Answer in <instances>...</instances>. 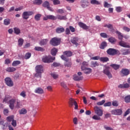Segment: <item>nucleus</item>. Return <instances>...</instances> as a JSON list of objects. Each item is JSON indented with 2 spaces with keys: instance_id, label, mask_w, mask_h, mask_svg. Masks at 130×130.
<instances>
[{
  "instance_id": "obj_1",
  "label": "nucleus",
  "mask_w": 130,
  "mask_h": 130,
  "mask_svg": "<svg viewBox=\"0 0 130 130\" xmlns=\"http://www.w3.org/2000/svg\"><path fill=\"white\" fill-rule=\"evenodd\" d=\"M4 102L8 103L9 104V107L12 110L15 108V103H16V99H12L11 95H6L5 98L4 100Z\"/></svg>"
},
{
  "instance_id": "obj_13",
  "label": "nucleus",
  "mask_w": 130,
  "mask_h": 130,
  "mask_svg": "<svg viewBox=\"0 0 130 130\" xmlns=\"http://www.w3.org/2000/svg\"><path fill=\"white\" fill-rule=\"evenodd\" d=\"M36 73H43V66L38 65L36 67Z\"/></svg>"
},
{
  "instance_id": "obj_55",
  "label": "nucleus",
  "mask_w": 130,
  "mask_h": 130,
  "mask_svg": "<svg viewBox=\"0 0 130 130\" xmlns=\"http://www.w3.org/2000/svg\"><path fill=\"white\" fill-rule=\"evenodd\" d=\"M112 105H113V106L117 107V106H118V102L117 101H113L112 102Z\"/></svg>"
},
{
  "instance_id": "obj_22",
  "label": "nucleus",
  "mask_w": 130,
  "mask_h": 130,
  "mask_svg": "<svg viewBox=\"0 0 130 130\" xmlns=\"http://www.w3.org/2000/svg\"><path fill=\"white\" fill-rule=\"evenodd\" d=\"M15 71H16V68L14 67H9L6 69V71L9 73H12V72H15Z\"/></svg>"
},
{
  "instance_id": "obj_40",
  "label": "nucleus",
  "mask_w": 130,
  "mask_h": 130,
  "mask_svg": "<svg viewBox=\"0 0 130 130\" xmlns=\"http://www.w3.org/2000/svg\"><path fill=\"white\" fill-rule=\"evenodd\" d=\"M106 46H107V43L105 42H104L101 44L100 48L101 49H104V48H105Z\"/></svg>"
},
{
  "instance_id": "obj_17",
  "label": "nucleus",
  "mask_w": 130,
  "mask_h": 130,
  "mask_svg": "<svg viewBox=\"0 0 130 130\" xmlns=\"http://www.w3.org/2000/svg\"><path fill=\"white\" fill-rule=\"evenodd\" d=\"M35 93H37V94H43L44 91L42 88L38 87L35 89Z\"/></svg>"
},
{
  "instance_id": "obj_31",
  "label": "nucleus",
  "mask_w": 130,
  "mask_h": 130,
  "mask_svg": "<svg viewBox=\"0 0 130 130\" xmlns=\"http://www.w3.org/2000/svg\"><path fill=\"white\" fill-rule=\"evenodd\" d=\"M57 53V50L56 48H54L51 51V53L52 55H56V53Z\"/></svg>"
},
{
  "instance_id": "obj_36",
  "label": "nucleus",
  "mask_w": 130,
  "mask_h": 130,
  "mask_svg": "<svg viewBox=\"0 0 130 130\" xmlns=\"http://www.w3.org/2000/svg\"><path fill=\"white\" fill-rule=\"evenodd\" d=\"M100 60L101 61H102L103 62H106V61H108L109 60V59L108 57H101L100 58Z\"/></svg>"
},
{
  "instance_id": "obj_21",
  "label": "nucleus",
  "mask_w": 130,
  "mask_h": 130,
  "mask_svg": "<svg viewBox=\"0 0 130 130\" xmlns=\"http://www.w3.org/2000/svg\"><path fill=\"white\" fill-rule=\"evenodd\" d=\"M56 19H58V20H67L66 16L58 15L56 16Z\"/></svg>"
},
{
  "instance_id": "obj_16",
  "label": "nucleus",
  "mask_w": 130,
  "mask_h": 130,
  "mask_svg": "<svg viewBox=\"0 0 130 130\" xmlns=\"http://www.w3.org/2000/svg\"><path fill=\"white\" fill-rule=\"evenodd\" d=\"M119 44L120 46L122 47H126V48H129V45H127V43L123 41H120L119 43Z\"/></svg>"
},
{
  "instance_id": "obj_46",
  "label": "nucleus",
  "mask_w": 130,
  "mask_h": 130,
  "mask_svg": "<svg viewBox=\"0 0 130 130\" xmlns=\"http://www.w3.org/2000/svg\"><path fill=\"white\" fill-rule=\"evenodd\" d=\"M109 41L111 43H114L116 42V40L114 38H110L109 39Z\"/></svg>"
},
{
  "instance_id": "obj_9",
  "label": "nucleus",
  "mask_w": 130,
  "mask_h": 130,
  "mask_svg": "<svg viewBox=\"0 0 130 130\" xmlns=\"http://www.w3.org/2000/svg\"><path fill=\"white\" fill-rule=\"evenodd\" d=\"M34 13L32 11H25L22 14V18L24 20H27L29 19V16H32Z\"/></svg>"
},
{
  "instance_id": "obj_63",
  "label": "nucleus",
  "mask_w": 130,
  "mask_h": 130,
  "mask_svg": "<svg viewBox=\"0 0 130 130\" xmlns=\"http://www.w3.org/2000/svg\"><path fill=\"white\" fill-rule=\"evenodd\" d=\"M88 63L86 61H83L82 63V66L81 67H84L85 68H86V67H88Z\"/></svg>"
},
{
  "instance_id": "obj_54",
  "label": "nucleus",
  "mask_w": 130,
  "mask_h": 130,
  "mask_svg": "<svg viewBox=\"0 0 130 130\" xmlns=\"http://www.w3.org/2000/svg\"><path fill=\"white\" fill-rule=\"evenodd\" d=\"M23 9H24V6H20L19 7H18V8H16L15 9V11L16 12H18L19 11H21V10H23Z\"/></svg>"
},
{
  "instance_id": "obj_48",
  "label": "nucleus",
  "mask_w": 130,
  "mask_h": 130,
  "mask_svg": "<svg viewBox=\"0 0 130 130\" xmlns=\"http://www.w3.org/2000/svg\"><path fill=\"white\" fill-rule=\"evenodd\" d=\"M7 120L11 122V121H12V120H14V116L12 115V116L8 117L7 118Z\"/></svg>"
},
{
  "instance_id": "obj_47",
  "label": "nucleus",
  "mask_w": 130,
  "mask_h": 130,
  "mask_svg": "<svg viewBox=\"0 0 130 130\" xmlns=\"http://www.w3.org/2000/svg\"><path fill=\"white\" fill-rule=\"evenodd\" d=\"M49 20H56V17L53 15H48Z\"/></svg>"
},
{
  "instance_id": "obj_53",
  "label": "nucleus",
  "mask_w": 130,
  "mask_h": 130,
  "mask_svg": "<svg viewBox=\"0 0 130 130\" xmlns=\"http://www.w3.org/2000/svg\"><path fill=\"white\" fill-rule=\"evenodd\" d=\"M111 105H112V104H111V102H108L104 104V106L105 107H110V106H111Z\"/></svg>"
},
{
  "instance_id": "obj_33",
  "label": "nucleus",
  "mask_w": 130,
  "mask_h": 130,
  "mask_svg": "<svg viewBox=\"0 0 130 130\" xmlns=\"http://www.w3.org/2000/svg\"><path fill=\"white\" fill-rule=\"evenodd\" d=\"M21 106H22V104H21V102L20 101H17L16 102V105L15 106V108L18 109V108H20Z\"/></svg>"
},
{
  "instance_id": "obj_19",
  "label": "nucleus",
  "mask_w": 130,
  "mask_h": 130,
  "mask_svg": "<svg viewBox=\"0 0 130 130\" xmlns=\"http://www.w3.org/2000/svg\"><path fill=\"white\" fill-rule=\"evenodd\" d=\"M121 74L123 76H127L129 74V71L127 69H122Z\"/></svg>"
},
{
  "instance_id": "obj_42",
  "label": "nucleus",
  "mask_w": 130,
  "mask_h": 130,
  "mask_svg": "<svg viewBox=\"0 0 130 130\" xmlns=\"http://www.w3.org/2000/svg\"><path fill=\"white\" fill-rule=\"evenodd\" d=\"M99 66V63L97 62H91V67L92 68H96V67H98Z\"/></svg>"
},
{
  "instance_id": "obj_7",
  "label": "nucleus",
  "mask_w": 130,
  "mask_h": 130,
  "mask_svg": "<svg viewBox=\"0 0 130 130\" xmlns=\"http://www.w3.org/2000/svg\"><path fill=\"white\" fill-rule=\"evenodd\" d=\"M94 111L95 114L99 115V116H102L103 115V110L98 106L94 107Z\"/></svg>"
},
{
  "instance_id": "obj_50",
  "label": "nucleus",
  "mask_w": 130,
  "mask_h": 130,
  "mask_svg": "<svg viewBox=\"0 0 130 130\" xmlns=\"http://www.w3.org/2000/svg\"><path fill=\"white\" fill-rule=\"evenodd\" d=\"M105 103V100H103L102 101L100 102H98L96 104L97 105H99V106H101L102 105H103Z\"/></svg>"
},
{
  "instance_id": "obj_18",
  "label": "nucleus",
  "mask_w": 130,
  "mask_h": 130,
  "mask_svg": "<svg viewBox=\"0 0 130 130\" xmlns=\"http://www.w3.org/2000/svg\"><path fill=\"white\" fill-rule=\"evenodd\" d=\"M73 79L74 81H81L83 80V76H79V75L75 74L73 76Z\"/></svg>"
},
{
  "instance_id": "obj_56",
  "label": "nucleus",
  "mask_w": 130,
  "mask_h": 130,
  "mask_svg": "<svg viewBox=\"0 0 130 130\" xmlns=\"http://www.w3.org/2000/svg\"><path fill=\"white\" fill-rule=\"evenodd\" d=\"M11 124L13 126H14V127H16V126H17V121H16V120L13 119L12 120Z\"/></svg>"
},
{
  "instance_id": "obj_39",
  "label": "nucleus",
  "mask_w": 130,
  "mask_h": 130,
  "mask_svg": "<svg viewBox=\"0 0 130 130\" xmlns=\"http://www.w3.org/2000/svg\"><path fill=\"white\" fill-rule=\"evenodd\" d=\"M41 74H42V73L36 72V73L35 75V76L36 77V78H39V80H40V79H41V76H42Z\"/></svg>"
},
{
  "instance_id": "obj_2",
  "label": "nucleus",
  "mask_w": 130,
  "mask_h": 130,
  "mask_svg": "<svg viewBox=\"0 0 130 130\" xmlns=\"http://www.w3.org/2000/svg\"><path fill=\"white\" fill-rule=\"evenodd\" d=\"M63 53V55H62L61 56V58L63 59V60H64L65 61H69V58L68 57L70 56H72L73 55V52H72L70 51H66ZM64 55H66L68 57H66Z\"/></svg>"
},
{
  "instance_id": "obj_23",
  "label": "nucleus",
  "mask_w": 130,
  "mask_h": 130,
  "mask_svg": "<svg viewBox=\"0 0 130 130\" xmlns=\"http://www.w3.org/2000/svg\"><path fill=\"white\" fill-rule=\"evenodd\" d=\"M78 40H79V39L77 37L74 38L73 39L71 40V42L73 44H75V45H78Z\"/></svg>"
},
{
  "instance_id": "obj_60",
  "label": "nucleus",
  "mask_w": 130,
  "mask_h": 130,
  "mask_svg": "<svg viewBox=\"0 0 130 130\" xmlns=\"http://www.w3.org/2000/svg\"><path fill=\"white\" fill-rule=\"evenodd\" d=\"M116 11L118 13H120V12L122 11V9L121 8V7H116Z\"/></svg>"
},
{
  "instance_id": "obj_35",
  "label": "nucleus",
  "mask_w": 130,
  "mask_h": 130,
  "mask_svg": "<svg viewBox=\"0 0 130 130\" xmlns=\"http://www.w3.org/2000/svg\"><path fill=\"white\" fill-rule=\"evenodd\" d=\"M90 4H91V5H100V2H99V1H97V0H91L90 1Z\"/></svg>"
},
{
  "instance_id": "obj_49",
  "label": "nucleus",
  "mask_w": 130,
  "mask_h": 130,
  "mask_svg": "<svg viewBox=\"0 0 130 130\" xmlns=\"http://www.w3.org/2000/svg\"><path fill=\"white\" fill-rule=\"evenodd\" d=\"M125 102L126 103H129L130 102V95H127L124 98Z\"/></svg>"
},
{
  "instance_id": "obj_5",
  "label": "nucleus",
  "mask_w": 130,
  "mask_h": 130,
  "mask_svg": "<svg viewBox=\"0 0 130 130\" xmlns=\"http://www.w3.org/2000/svg\"><path fill=\"white\" fill-rule=\"evenodd\" d=\"M69 105L70 106V107H73L74 105L75 106L74 109L77 110L78 108H79V106H78V103H77L76 101H75V99L70 98L69 99Z\"/></svg>"
},
{
  "instance_id": "obj_14",
  "label": "nucleus",
  "mask_w": 130,
  "mask_h": 130,
  "mask_svg": "<svg viewBox=\"0 0 130 130\" xmlns=\"http://www.w3.org/2000/svg\"><path fill=\"white\" fill-rule=\"evenodd\" d=\"M43 7H44V8H47V9H48V10H49V11H50L51 12H52L53 10H52V9H51V8H50V7H49V2L46 1L43 4Z\"/></svg>"
},
{
  "instance_id": "obj_38",
  "label": "nucleus",
  "mask_w": 130,
  "mask_h": 130,
  "mask_svg": "<svg viewBox=\"0 0 130 130\" xmlns=\"http://www.w3.org/2000/svg\"><path fill=\"white\" fill-rule=\"evenodd\" d=\"M35 50L37 51H44V49L41 47H35Z\"/></svg>"
},
{
  "instance_id": "obj_41",
  "label": "nucleus",
  "mask_w": 130,
  "mask_h": 130,
  "mask_svg": "<svg viewBox=\"0 0 130 130\" xmlns=\"http://www.w3.org/2000/svg\"><path fill=\"white\" fill-rule=\"evenodd\" d=\"M14 30L15 34H17V35L18 34H20V33H21V30H20L18 27H15L14 28Z\"/></svg>"
},
{
  "instance_id": "obj_37",
  "label": "nucleus",
  "mask_w": 130,
  "mask_h": 130,
  "mask_svg": "<svg viewBox=\"0 0 130 130\" xmlns=\"http://www.w3.org/2000/svg\"><path fill=\"white\" fill-rule=\"evenodd\" d=\"M34 5H38L39 6L42 4V0H35L34 1Z\"/></svg>"
},
{
  "instance_id": "obj_24",
  "label": "nucleus",
  "mask_w": 130,
  "mask_h": 130,
  "mask_svg": "<svg viewBox=\"0 0 130 130\" xmlns=\"http://www.w3.org/2000/svg\"><path fill=\"white\" fill-rule=\"evenodd\" d=\"M56 31L57 33H62V32H64V28L63 27H58L56 28Z\"/></svg>"
},
{
  "instance_id": "obj_57",
  "label": "nucleus",
  "mask_w": 130,
  "mask_h": 130,
  "mask_svg": "<svg viewBox=\"0 0 130 130\" xmlns=\"http://www.w3.org/2000/svg\"><path fill=\"white\" fill-rule=\"evenodd\" d=\"M110 7H112V5L110 4H108L107 2H105L104 7L105 8H110Z\"/></svg>"
},
{
  "instance_id": "obj_10",
  "label": "nucleus",
  "mask_w": 130,
  "mask_h": 130,
  "mask_svg": "<svg viewBox=\"0 0 130 130\" xmlns=\"http://www.w3.org/2000/svg\"><path fill=\"white\" fill-rule=\"evenodd\" d=\"M111 112L113 115H121L122 114V109H117L112 110Z\"/></svg>"
},
{
  "instance_id": "obj_27",
  "label": "nucleus",
  "mask_w": 130,
  "mask_h": 130,
  "mask_svg": "<svg viewBox=\"0 0 130 130\" xmlns=\"http://www.w3.org/2000/svg\"><path fill=\"white\" fill-rule=\"evenodd\" d=\"M21 63V61L19 60H15L12 63V67H17V66H19Z\"/></svg>"
},
{
  "instance_id": "obj_26",
  "label": "nucleus",
  "mask_w": 130,
  "mask_h": 130,
  "mask_svg": "<svg viewBox=\"0 0 130 130\" xmlns=\"http://www.w3.org/2000/svg\"><path fill=\"white\" fill-rule=\"evenodd\" d=\"M116 33L118 35V39H119L120 40H122V38H123V36L122 35V34L118 31H116Z\"/></svg>"
},
{
  "instance_id": "obj_32",
  "label": "nucleus",
  "mask_w": 130,
  "mask_h": 130,
  "mask_svg": "<svg viewBox=\"0 0 130 130\" xmlns=\"http://www.w3.org/2000/svg\"><path fill=\"white\" fill-rule=\"evenodd\" d=\"M92 119H94V120H100L101 119V118L100 117V116L98 115H94L92 117Z\"/></svg>"
},
{
  "instance_id": "obj_3",
  "label": "nucleus",
  "mask_w": 130,
  "mask_h": 130,
  "mask_svg": "<svg viewBox=\"0 0 130 130\" xmlns=\"http://www.w3.org/2000/svg\"><path fill=\"white\" fill-rule=\"evenodd\" d=\"M50 44L53 46H57L60 44V39L57 38H53L50 41Z\"/></svg>"
},
{
  "instance_id": "obj_29",
  "label": "nucleus",
  "mask_w": 130,
  "mask_h": 130,
  "mask_svg": "<svg viewBox=\"0 0 130 130\" xmlns=\"http://www.w3.org/2000/svg\"><path fill=\"white\" fill-rule=\"evenodd\" d=\"M11 23V20L10 19H6L4 21V25H6V26H8V25H10Z\"/></svg>"
},
{
  "instance_id": "obj_4",
  "label": "nucleus",
  "mask_w": 130,
  "mask_h": 130,
  "mask_svg": "<svg viewBox=\"0 0 130 130\" xmlns=\"http://www.w3.org/2000/svg\"><path fill=\"white\" fill-rule=\"evenodd\" d=\"M110 69V67H109V66H104L103 73L105 74V75H106V76L108 77L109 79H111V78H112V75H111L110 71H109Z\"/></svg>"
},
{
  "instance_id": "obj_8",
  "label": "nucleus",
  "mask_w": 130,
  "mask_h": 130,
  "mask_svg": "<svg viewBox=\"0 0 130 130\" xmlns=\"http://www.w3.org/2000/svg\"><path fill=\"white\" fill-rule=\"evenodd\" d=\"M107 52L109 55H115V54H118V53H119V51L116 49L110 48L107 51Z\"/></svg>"
},
{
  "instance_id": "obj_34",
  "label": "nucleus",
  "mask_w": 130,
  "mask_h": 130,
  "mask_svg": "<svg viewBox=\"0 0 130 130\" xmlns=\"http://www.w3.org/2000/svg\"><path fill=\"white\" fill-rule=\"evenodd\" d=\"M27 113V110L25 108H22L19 110V114H26Z\"/></svg>"
},
{
  "instance_id": "obj_20",
  "label": "nucleus",
  "mask_w": 130,
  "mask_h": 130,
  "mask_svg": "<svg viewBox=\"0 0 130 130\" xmlns=\"http://www.w3.org/2000/svg\"><path fill=\"white\" fill-rule=\"evenodd\" d=\"M121 51L123 55H126V54H128V53H129V50L127 49H122Z\"/></svg>"
},
{
  "instance_id": "obj_44",
  "label": "nucleus",
  "mask_w": 130,
  "mask_h": 130,
  "mask_svg": "<svg viewBox=\"0 0 130 130\" xmlns=\"http://www.w3.org/2000/svg\"><path fill=\"white\" fill-rule=\"evenodd\" d=\"M23 43H24V40H23L22 39H19L18 40L19 46H22V45H23Z\"/></svg>"
},
{
  "instance_id": "obj_25",
  "label": "nucleus",
  "mask_w": 130,
  "mask_h": 130,
  "mask_svg": "<svg viewBox=\"0 0 130 130\" xmlns=\"http://www.w3.org/2000/svg\"><path fill=\"white\" fill-rule=\"evenodd\" d=\"M110 67L114 69L115 70H118L120 68V66L116 64H112L110 65Z\"/></svg>"
},
{
  "instance_id": "obj_12",
  "label": "nucleus",
  "mask_w": 130,
  "mask_h": 130,
  "mask_svg": "<svg viewBox=\"0 0 130 130\" xmlns=\"http://www.w3.org/2000/svg\"><path fill=\"white\" fill-rule=\"evenodd\" d=\"M81 70L84 71V74H86V75H89L92 73V69L89 68L81 66Z\"/></svg>"
},
{
  "instance_id": "obj_59",
  "label": "nucleus",
  "mask_w": 130,
  "mask_h": 130,
  "mask_svg": "<svg viewBox=\"0 0 130 130\" xmlns=\"http://www.w3.org/2000/svg\"><path fill=\"white\" fill-rule=\"evenodd\" d=\"M73 123L74 124L77 125L78 123V118L74 117L73 118Z\"/></svg>"
},
{
  "instance_id": "obj_52",
  "label": "nucleus",
  "mask_w": 130,
  "mask_h": 130,
  "mask_svg": "<svg viewBox=\"0 0 130 130\" xmlns=\"http://www.w3.org/2000/svg\"><path fill=\"white\" fill-rule=\"evenodd\" d=\"M40 18H41V14H37L35 16V20H36V21H39V20H40Z\"/></svg>"
},
{
  "instance_id": "obj_45",
  "label": "nucleus",
  "mask_w": 130,
  "mask_h": 130,
  "mask_svg": "<svg viewBox=\"0 0 130 130\" xmlns=\"http://www.w3.org/2000/svg\"><path fill=\"white\" fill-rule=\"evenodd\" d=\"M30 57H31V53H27L25 54V55L24 56V58L25 59H29V58H30Z\"/></svg>"
},
{
  "instance_id": "obj_30",
  "label": "nucleus",
  "mask_w": 130,
  "mask_h": 130,
  "mask_svg": "<svg viewBox=\"0 0 130 130\" xmlns=\"http://www.w3.org/2000/svg\"><path fill=\"white\" fill-rule=\"evenodd\" d=\"M51 76L54 79H57V78H58V74L55 72L51 73Z\"/></svg>"
},
{
  "instance_id": "obj_11",
  "label": "nucleus",
  "mask_w": 130,
  "mask_h": 130,
  "mask_svg": "<svg viewBox=\"0 0 130 130\" xmlns=\"http://www.w3.org/2000/svg\"><path fill=\"white\" fill-rule=\"evenodd\" d=\"M5 83L9 87H13L14 86V83L11 78L7 77L5 79Z\"/></svg>"
},
{
  "instance_id": "obj_51",
  "label": "nucleus",
  "mask_w": 130,
  "mask_h": 130,
  "mask_svg": "<svg viewBox=\"0 0 130 130\" xmlns=\"http://www.w3.org/2000/svg\"><path fill=\"white\" fill-rule=\"evenodd\" d=\"M20 96H21V97H23V98H26V91H22L20 93Z\"/></svg>"
},
{
  "instance_id": "obj_6",
  "label": "nucleus",
  "mask_w": 130,
  "mask_h": 130,
  "mask_svg": "<svg viewBox=\"0 0 130 130\" xmlns=\"http://www.w3.org/2000/svg\"><path fill=\"white\" fill-rule=\"evenodd\" d=\"M55 59V57H52L51 56H44L42 58V61L43 62H47V63H49V62H52L53 60Z\"/></svg>"
},
{
  "instance_id": "obj_58",
  "label": "nucleus",
  "mask_w": 130,
  "mask_h": 130,
  "mask_svg": "<svg viewBox=\"0 0 130 130\" xmlns=\"http://www.w3.org/2000/svg\"><path fill=\"white\" fill-rule=\"evenodd\" d=\"M90 59H92V60H98V59H100V57L99 56H94L91 57Z\"/></svg>"
},
{
  "instance_id": "obj_28",
  "label": "nucleus",
  "mask_w": 130,
  "mask_h": 130,
  "mask_svg": "<svg viewBox=\"0 0 130 130\" xmlns=\"http://www.w3.org/2000/svg\"><path fill=\"white\" fill-rule=\"evenodd\" d=\"M47 42H48V40L44 39L41 41L40 44V45H45V44H47Z\"/></svg>"
},
{
  "instance_id": "obj_62",
  "label": "nucleus",
  "mask_w": 130,
  "mask_h": 130,
  "mask_svg": "<svg viewBox=\"0 0 130 130\" xmlns=\"http://www.w3.org/2000/svg\"><path fill=\"white\" fill-rule=\"evenodd\" d=\"M100 35L101 37H103V38H107V35L106 33L102 32Z\"/></svg>"
},
{
  "instance_id": "obj_64",
  "label": "nucleus",
  "mask_w": 130,
  "mask_h": 130,
  "mask_svg": "<svg viewBox=\"0 0 130 130\" xmlns=\"http://www.w3.org/2000/svg\"><path fill=\"white\" fill-rule=\"evenodd\" d=\"M130 113V109H128L125 112L124 114V116H126V115H128V114H129Z\"/></svg>"
},
{
  "instance_id": "obj_61",
  "label": "nucleus",
  "mask_w": 130,
  "mask_h": 130,
  "mask_svg": "<svg viewBox=\"0 0 130 130\" xmlns=\"http://www.w3.org/2000/svg\"><path fill=\"white\" fill-rule=\"evenodd\" d=\"M104 128L106 130H113V129L106 125L104 126Z\"/></svg>"
},
{
  "instance_id": "obj_15",
  "label": "nucleus",
  "mask_w": 130,
  "mask_h": 130,
  "mask_svg": "<svg viewBox=\"0 0 130 130\" xmlns=\"http://www.w3.org/2000/svg\"><path fill=\"white\" fill-rule=\"evenodd\" d=\"M78 25L81 28H82L84 30H88V29L89 28V26L83 22H79Z\"/></svg>"
},
{
  "instance_id": "obj_43",
  "label": "nucleus",
  "mask_w": 130,
  "mask_h": 130,
  "mask_svg": "<svg viewBox=\"0 0 130 130\" xmlns=\"http://www.w3.org/2000/svg\"><path fill=\"white\" fill-rule=\"evenodd\" d=\"M81 5L82 8H87V7H88V5H87V4H86V1H81Z\"/></svg>"
}]
</instances>
